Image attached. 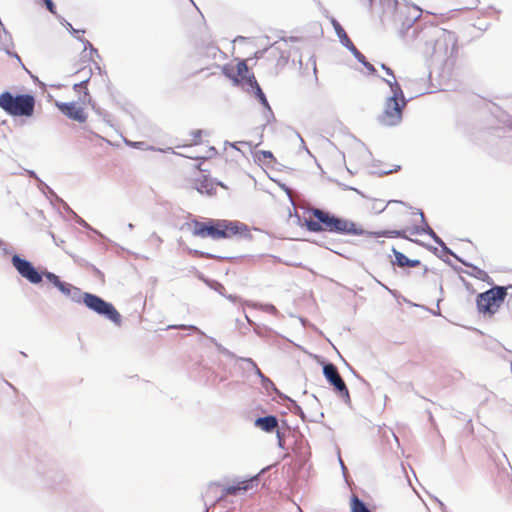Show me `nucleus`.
Masks as SVG:
<instances>
[{
  "label": "nucleus",
  "mask_w": 512,
  "mask_h": 512,
  "mask_svg": "<svg viewBox=\"0 0 512 512\" xmlns=\"http://www.w3.org/2000/svg\"><path fill=\"white\" fill-rule=\"evenodd\" d=\"M380 2L384 8L394 10V21L399 25V37L406 44L428 43L431 32L436 31V28H422V23L418 21L421 16V9L418 6L399 2L398 0H380Z\"/></svg>",
  "instance_id": "1"
},
{
  "label": "nucleus",
  "mask_w": 512,
  "mask_h": 512,
  "mask_svg": "<svg viewBox=\"0 0 512 512\" xmlns=\"http://www.w3.org/2000/svg\"><path fill=\"white\" fill-rule=\"evenodd\" d=\"M192 235L200 238H211L213 240L219 239H248L252 238L250 228L247 224L237 220L227 219H207L202 222L198 219L183 224L182 229L191 227Z\"/></svg>",
  "instance_id": "2"
},
{
  "label": "nucleus",
  "mask_w": 512,
  "mask_h": 512,
  "mask_svg": "<svg viewBox=\"0 0 512 512\" xmlns=\"http://www.w3.org/2000/svg\"><path fill=\"white\" fill-rule=\"evenodd\" d=\"M310 214L313 218L305 219V226L310 232H329L340 235L372 234L357 226L355 222L320 208H312Z\"/></svg>",
  "instance_id": "3"
},
{
  "label": "nucleus",
  "mask_w": 512,
  "mask_h": 512,
  "mask_svg": "<svg viewBox=\"0 0 512 512\" xmlns=\"http://www.w3.org/2000/svg\"><path fill=\"white\" fill-rule=\"evenodd\" d=\"M11 263L16 269L18 274L25 278L31 284H40L45 277L50 283L53 284L63 295L67 298L70 297L71 291L74 287L73 284L62 281L58 275L50 271H39L31 261L21 257L18 254L12 255Z\"/></svg>",
  "instance_id": "4"
},
{
  "label": "nucleus",
  "mask_w": 512,
  "mask_h": 512,
  "mask_svg": "<svg viewBox=\"0 0 512 512\" xmlns=\"http://www.w3.org/2000/svg\"><path fill=\"white\" fill-rule=\"evenodd\" d=\"M433 39L431 54L432 62L443 66H452L458 52L457 37L455 33L447 30H437Z\"/></svg>",
  "instance_id": "5"
},
{
  "label": "nucleus",
  "mask_w": 512,
  "mask_h": 512,
  "mask_svg": "<svg viewBox=\"0 0 512 512\" xmlns=\"http://www.w3.org/2000/svg\"><path fill=\"white\" fill-rule=\"evenodd\" d=\"M392 95L387 97L382 114L378 117L379 122L384 126H396L402 121V112L408 103L405 98L402 87L393 78L390 87Z\"/></svg>",
  "instance_id": "6"
},
{
  "label": "nucleus",
  "mask_w": 512,
  "mask_h": 512,
  "mask_svg": "<svg viewBox=\"0 0 512 512\" xmlns=\"http://www.w3.org/2000/svg\"><path fill=\"white\" fill-rule=\"evenodd\" d=\"M35 97L32 94H12L4 91L0 94V108L10 116L31 117L35 110Z\"/></svg>",
  "instance_id": "7"
},
{
  "label": "nucleus",
  "mask_w": 512,
  "mask_h": 512,
  "mask_svg": "<svg viewBox=\"0 0 512 512\" xmlns=\"http://www.w3.org/2000/svg\"><path fill=\"white\" fill-rule=\"evenodd\" d=\"M507 296V288L504 286H493L487 291L480 293L476 298L477 309L480 313L493 315L500 308Z\"/></svg>",
  "instance_id": "8"
},
{
  "label": "nucleus",
  "mask_w": 512,
  "mask_h": 512,
  "mask_svg": "<svg viewBox=\"0 0 512 512\" xmlns=\"http://www.w3.org/2000/svg\"><path fill=\"white\" fill-rule=\"evenodd\" d=\"M84 305L94 313L105 317L113 322L115 325L120 326L122 317L114 305L100 296L92 293H85Z\"/></svg>",
  "instance_id": "9"
},
{
  "label": "nucleus",
  "mask_w": 512,
  "mask_h": 512,
  "mask_svg": "<svg viewBox=\"0 0 512 512\" xmlns=\"http://www.w3.org/2000/svg\"><path fill=\"white\" fill-rule=\"evenodd\" d=\"M323 375L326 381L333 386L335 392L348 406L351 405V398L346 383L338 372L335 364L325 362L323 364Z\"/></svg>",
  "instance_id": "10"
},
{
  "label": "nucleus",
  "mask_w": 512,
  "mask_h": 512,
  "mask_svg": "<svg viewBox=\"0 0 512 512\" xmlns=\"http://www.w3.org/2000/svg\"><path fill=\"white\" fill-rule=\"evenodd\" d=\"M57 107L69 119L83 123L87 120V115L83 107L78 106L75 102H58Z\"/></svg>",
  "instance_id": "11"
},
{
  "label": "nucleus",
  "mask_w": 512,
  "mask_h": 512,
  "mask_svg": "<svg viewBox=\"0 0 512 512\" xmlns=\"http://www.w3.org/2000/svg\"><path fill=\"white\" fill-rule=\"evenodd\" d=\"M259 475H255L250 479L243 480L234 485H229L223 488L222 494L219 500L225 498L228 495H238L240 492H246L249 489H252L254 486L258 485Z\"/></svg>",
  "instance_id": "12"
},
{
  "label": "nucleus",
  "mask_w": 512,
  "mask_h": 512,
  "mask_svg": "<svg viewBox=\"0 0 512 512\" xmlns=\"http://www.w3.org/2000/svg\"><path fill=\"white\" fill-rule=\"evenodd\" d=\"M331 22H332V25H333L334 30L336 32V35L339 38L340 43L346 49H348L355 58H363V54L355 47V45L350 40V38L348 37L347 33L345 32V30L341 26V24L336 19H332Z\"/></svg>",
  "instance_id": "13"
},
{
  "label": "nucleus",
  "mask_w": 512,
  "mask_h": 512,
  "mask_svg": "<svg viewBox=\"0 0 512 512\" xmlns=\"http://www.w3.org/2000/svg\"><path fill=\"white\" fill-rule=\"evenodd\" d=\"M455 259L457 261H459L460 263H462L464 266L471 268V271H466V270L464 271V273H466L467 275L474 277L478 280H481L483 282H486L488 284L493 283L492 278L484 270L480 269L479 267L473 265L470 262H467L466 260H464L463 258H461L459 256H455ZM461 271L463 272V270H461Z\"/></svg>",
  "instance_id": "14"
},
{
  "label": "nucleus",
  "mask_w": 512,
  "mask_h": 512,
  "mask_svg": "<svg viewBox=\"0 0 512 512\" xmlns=\"http://www.w3.org/2000/svg\"><path fill=\"white\" fill-rule=\"evenodd\" d=\"M14 46L12 36L10 32L5 28L4 25L0 26V49L5 51L8 56L14 57L21 61L19 55L15 52L11 51V48Z\"/></svg>",
  "instance_id": "15"
},
{
  "label": "nucleus",
  "mask_w": 512,
  "mask_h": 512,
  "mask_svg": "<svg viewBox=\"0 0 512 512\" xmlns=\"http://www.w3.org/2000/svg\"><path fill=\"white\" fill-rule=\"evenodd\" d=\"M238 359L247 362L252 367L254 373L260 378L262 387L267 392H269L270 390H276L275 384L262 373V371L259 369V367L252 358L239 357Z\"/></svg>",
  "instance_id": "16"
},
{
  "label": "nucleus",
  "mask_w": 512,
  "mask_h": 512,
  "mask_svg": "<svg viewBox=\"0 0 512 512\" xmlns=\"http://www.w3.org/2000/svg\"><path fill=\"white\" fill-rule=\"evenodd\" d=\"M254 425L266 433H271L278 426V418L275 415L258 417L255 419Z\"/></svg>",
  "instance_id": "17"
},
{
  "label": "nucleus",
  "mask_w": 512,
  "mask_h": 512,
  "mask_svg": "<svg viewBox=\"0 0 512 512\" xmlns=\"http://www.w3.org/2000/svg\"><path fill=\"white\" fill-rule=\"evenodd\" d=\"M417 214L420 216V220L422 226H415L412 230V234H427L432 238L433 241L439 240V236L434 232V230L428 225L425 215L421 209H417Z\"/></svg>",
  "instance_id": "18"
},
{
  "label": "nucleus",
  "mask_w": 512,
  "mask_h": 512,
  "mask_svg": "<svg viewBox=\"0 0 512 512\" xmlns=\"http://www.w3.org/2000/svg\"><path fill=\"white\" fill-rule=\"evenodd\" d=\"M223 73L229 77L230 79L233 80V82L238 85L240 84L241 82H245L246 85L248 86V89L247 91L249 92V90H252L254 87H257L259 84L254 76V74H249L248 76H246L244 79L240 80L238 77H236L234 74H231L229 71H228V68L226 66L223 67Z\"/></svg>",
  "instance_id": "19"
},
{
  "label": "nucleus",
  "mask_w": 512,
  "mask_h": 512,
  "mask_svg": "<svg viewBox=\"0 0 512 512\" xmlns=\"http://www.w3.org/2000/svg\"><path fill=\"white\" fill-rule=\"evenodd\" d=\"M249 92L254 94L255 98L260 102V104L264 107V109H267L268 112L270 113V116L273 117L272 108L269 105L266 95L263 92L260 85H258L257 87H254L252 90H249Z\"/></svg>",
  "instance_id": "20"
},
{
  "label": "nucleus",
  "mask_w": 512,
  "mask_h": 512,
  "mask_svg": "<svg viewBox=\"0 0 512 512\" xmlns=\"http://www.w3.org/2000/svg\"><path fill=\"white\" fill-rule=\"evenodd\" d=\"M196 189L202 194L213 195L215 192L214 182L212 179L204 177V179L197 184Z\"/></svg>",
  "instance_id": "21"
},
{
  "label": "nucleus",
  "mask_w": 512,
  "mask_h": 512,
  "mask_svg": "<svg viewBox=\"0 0 512 512\" xmlns=\"http://www.w3.org/2000/svg\"><path fill=\"white\" fill-rule=\"evenodd\" d=\"M351 512H372L366 503L357 496L351 498Z\"/></svg>",
  "instance_id": "22"
},
{
  "label": "nucleus",
  "mask_w": 512,
  "mask_h": 512,
  "mask_svg": "<svg viewBox=\"0 0 512 512\" xmlns=\"http://www.w3.org/2000/svg\"><path fill=\"white\" fill-rule=\"evenodd\" d=\"M392 252L394 255V260L392 261V264L395 266H398L400 268L407 267L409 258L403 254L402 252L396 250L395 248H392Z\"/></svg>",
  "instance_id": "23"
},
{
  "label": "nucleus",
  "mask_w": 512,
  "mask_h": 512,
  "mask_svg": "<svg viewBox=\"0 0 512 512\" xmlns=\"http://www.w3.org/2000/svg\"><path fill=\"white\" fill-rule=\"evenodd\" d=\"M207 339L216 347V349L218 350L219 353H221L224 356L229 357V358H237L236 355L232 351H230L227 348H225L215 338L207 337Z\"/></svg>",
  "instance_id": "24"
},
{
  "label": "nucleus",
  "mask_w": 512,
  "mask_h": 512,
  "mask_svg": "<svg viewBox=\"0 0 512 512\" xmlns=\"http://www.w3.org/2000/svg\"><path fill=\"white\" fill-rule=\"evenodd\" d=\"M378 236H385V237H399L406 240H409L412 242L413 239L409 238L406 235V230H390V231H383L381 233H377Z\"/></svg>",
  "instance_id": "25"
},
{
  "label": "nucleus",
  "mask_w": 512,
  "mask_h": 512,
  "mask_svg": "<svg viewBox=\"0 0 512 512\" xmlns=\"http://www.w3.org/2000/svg\"><path fill=\"white\" fill-rule=\"evenodd\" d=\"M85 293L79 287L74 286L69 299L74 303L84 304Z\"/></svg>",
  "instance_id": "26"
},
{
  "label": "nucleus",
  "mask_w": 512,
  "mask_h": 512,
  "mask_svg": "<svg viewBox=\"0 0 512 512\" xmlns=\"http://www.w3.org/2000/svg\"><path fill=\"white\" fill-rule=\"evenodd\" d=\"M191 252L193 253V255L201 257V258H205V259H219V260H231V259H233V257L218 256V255H214V254L209 253V252H203V251H200V250H193Z\"/></svg>",
  "instance_id": "27"
},
{
  "label": "nucleus",
  "mask_w": 512,
  "mask_h": 512,
  "mask_svg": "<svg viewBox=\"0 0 512 512\" xmlns=\"http://www.w3.org/2000/svg\"><path fill=\"white\" fill-rule=\"evenodd\" d=\"M220 49L214 43H209L205 46L204 51H201V54L205 55L208 58L215 59L216 55L220 53Z\"/></svg>",
  "instance_id": "28"
},
{
  "label": "nucleus",
  "mask_w": 512,
  "mask_h": 512,
  "mask_svg": "<svg viewBox=\"0 0 512 512\" xmlns=\"http://www.w3.org/2000/svg\"><path fill=\"white\" fill-rule=\"evenodd\" d=\"M204 282L208 287L219 293L221 296L225 294V287L216 280L205 279Z\"/></svg>",
  "instance_id": "29"
},
{
  "label": "nucleus",
  "mask_w": 512,
  "mask_h": 512,
  "mask_svg": "<svg viewBox=\"0 0 512 512\" xmlns=\"http://www.w3.org/2000/svg\"><path fill=\"white\" fill-rule=\"evenodd\" d=\"M38 188L43 193L49 195L50 197L54 198L56 201L60 198L52 188H50L45 182H43L41 179H38Z\"/></svg>",
  "instance_id": "30"
},
{
  "label": "nucleus",
  "mask_w": 512,
  "mask_h": 512,
  "mask_svg": "<svg viewBox=\"0 0 512 512\" xmlns=\"http://www.w3.org/2000/svg\"><path fill=\"white\" fill-rule=\"evenodd\" d=\"M255 158L256 160L264 163L266 162V160H275L273 153L269 150H261L256 152Z\"/></svg>",
  "instance_id": "31"
},
{
  "label": "nucleus",
  "mask_w": 512,
  "mask_h": 512,
  "mask_svg": "<svg viewBox=\"0 0 512 512\" xmlns=\"http://www.w3.org/2000/svg\"><path fill=\"white\" fill-rule=\"evenodd\" d=\"M249 68H248V65L246 64V62L244 60L240 61L238 64H237V76L240 80L244 79L246 76H248L249 74Z\"/></svg>",
  "instance_id": "32"
},
{
  "label": "nucleus",
  "mask_w": 512,
  "mask_h": 512,
  "mask_svg": "<svg viewBox=\"0 0 512 512\" xmlns=\"http://www.w3.org/2000/svg\"><path fill=\"white\" fill-rule=\"evenodd\" d=\"M89 103L91 104L92 106V109L94 110V112L99 115L100 117L103 118V120L107 123L110 122L109 120V117H110V114L107 113L104 109L98 107L93 101L92 99L89 97Z\"/></svg>",
  "instance_id": "33"
},
{
  "label": "nucleus",
  "mask_w": 512,
  "mask_h": 512,
  "mask_svg": "<svg viewBox=\"0 0 512 512\" xmlns=\"http://www.w3.org/2000/svg\"><path fill=\"white\" fill-rule=\"evenodd\" d=\"M167 329H189L191 331L198 333L201 336H206L205 333L195 325H185V324L169 325L167 327Z\"/></svg>",
  "instance_id": "34"
},
{
  "label": "nucleus",
  "mask_w": 512,
  "mask_h": 512,
  "mask_svg": "<svg viewBox=\"0 0 512 512\" xmlns=\"http://www.w3.org/2000/svg\"><path fill=\"white\" fill-rule=\"evenodd\" d=\"M288 408L293 414L298 415L302 420H305V413L295 400H290Z\"/></svg>",
  "instance_id": "35"
},
{
  "label": "nucleus",
  "mask_w": 512,
  "mask_h": 512,
  "mask_svg": "<svg viewBox=\"0 0 512 512\" xmlns=\"http://www.w3.org/2000/svg\"><path fill=\"white\" fill-rule=\"evenodd\" d=\"M74 219L76 221L77 224H79L80 226L86 228V229H89L91 230L92 232L98 234L99 236L102 237V234L97 231L96 229L92 228L83 218H81L79 215H77L76 213H74Z\"/></svg>",
  "instance_id": "36"
},
{
  "label": "nucleus",
  "mask_w": 512,
  "mask_h": 512,
  "mask_svg": "<svg viewBox=\"0 0 512 512\" xmlns=\"http://www.w3.org/2000/svg\"><path fill=\"white\" fill-rule=\"evenodd\" d=\"M434 242L441 247V252L442 253L447 254V255H451L454 258H455V256H458L449 247H447L445 242L440 237H439V240L437 239V241H434Z\"/></svg>",
  "instance_id": "37"
},
{
  "label": "nucleus",
  "mask_w": 512,
  "mask_h": 512,
  "mask_svg": "<svg viewBox=\"0 0 512 512\" xmlns=\"http://www.w3.org/2000/svg\"><path fill=\"white\" fill-rule=\"evenodd\" d=\"M74 261V263L82 266V267H90L91 263H89L87 260L79 257L78 255L76 254H72V253H69V252H66Z\"/></svg>",
  "instance_id": "38"
},
{
  "label": "nucleus",
  "mask_w": 512,
  "mask_h": 512,
  "mask_svg": "<svg viewBox=\"0 0 512 512\" xmlns=\"http://www.w3.org/2000/svg\"><path fill=\"white\" fill-rule=\"evenodd\" d=\"M359 63H361L371 74L376 73L375 67L367 61L366 57L363 55V58H355Z\"/></svg>",
  "instance_id": "39"
},
{
  "label": "nucleus",
  "mask_w": 512,
  "mask_h": 512,
  "mask_svg": "<svg viewBox=\"0 0 512 512\" xmlns=\"http://www.w3.org/2000/svg\"><path fill=\"white\" fill-rule=\"evenodd\" d=\"M216 153H217V150L215 149V147L211 146V147L208 148L206 156L201 157V156H198V155H189L188 157L191 158V159H200V158L207 159V158L212 157Z\"/></svg>",
  "instance_id": "40"
},
{
  "label": "nucleus",
  "mask_w": 512,
  "mask_h": 512,
  "mask_svg": "<svg viewBox=\"0 0 512 512\" xmlns=\"http://www.w3.org/2000/svg\"><path fill=\"white\" fill-rule=\"evenodd\" d=\"M412 242L418 244V245H421V246H424L426 247L428 250L432 251L436 256H438L439 258H441V256L438 254V248L437 247H433V246H430V245H426L424 244L422 241L418 240V239H415V240H412Z\"/></svg>",
  "instance_id": "41"
},
{
  "label": "nucleus",
  "mask_w": 512,
  "mask_h": 512,
  "mask_svg": "<svg viewBox=\"0 0 512 512\" xmlns=\"http://www.w3.org/2000/svg\"><path fill=\"white\" fill-rule=\"evenodd\" d=\"M80 42L83 43L84 50L89 49L91 51V53H95L97 56H99L97 49L93 47V45L90 43V41H88L87 39H80Z\"/></svg>",
  "instance_id": "42"
},
{
  "label": "nucleus",
  "mask_w": 512,
  "mask_h": 512,
  "mask_svg": "<svg viewBox=\"0 0 512 512\" xmlns=\"http://www.w3.org/2000/svg\"><path fill=\"white\" fill-rule=\"evenodd\" d=\"M43 3H44V5H45L46 9H47L49 12H51V13H53V14H55V13H56V12H55V4H54L53 0H43Z\"/></svg>",
  "instance_id": "43"
},
{
  "label": "nucleus",
  "mask_w": 512,
  "mask_h": 512,
  "mask_svg": "<svg viewBox=\"0 0 512 512\" xmlns=\"http://www.w3.org/2000/svg\"><path fill=\"white\" fill-rule=\"evenodd\" d=\"M64 26L68 29V31L72 34V35H76V34H79L80 32L81 33H84L85 31L84 30H78V29H75L71 23L65 21V24Z\"/></svg>",
  "instance_id": "44"
},
{
  "label": "nucleus",
  "mask_w": 512,
  "mask_h": 512,
  "mask_svg": "<svg viewBox=\"0 0 512 512\" xmlns=\"http://www.w3.org/2000/svg\"><path fill=\"white\" fill-rule=\"evenodd\" d=\"M262 309H263V311H265L267 313H270V314H276L277 313L276 307L274 305H272V304L262 305Z\"/></svg>",
  "instance_id": "45"
},
{
  "label": "nucleus",
  "mask_w": 512,
  "mask_h": 512,
  "mask_svg": "<svg viewBox=\"0 0 512 512\" xmlns=\"http://www.w3.org/2000/svg\"><path fill=\"white\" fill-rule=\"evenodd\" d=\"M89 268L92 270L95 277L102 279V280L104 279V274L96 266L91 264Z\"/></svg>",
  "instance_id": "46"
},
{
  "label": "nucleus",
  "mask_w": 512,
  "mask_h": 512,
  "mask_svg": "<svg viewBox=\"0 0 512 512\" xmlns=\"http://www.w3.org/2000/svg\"><path fill=\"white\" fill-rule=\"evenodd\" d=\"M202 133H203V131H202V130H199V129H198V130H193V131L191 132V135H192V136H193V138H194V142H195V144L200 143V138H201Z\"/></svg>",
  "instance_id": "47"
},
{
  "label": "nucleus",
  "mask_w": 512,
  "mask_h": 512,
  "mask_svg": "<svg viewBox=\"0 0 512 512\" xmlns=\"http://www.w3.org/2000/svg\"><path fill=\"white\" fill-rule=\"evenodd\" d=\"M273 392H275V394L281 399V400H284V401H288L290 403V400H293L292 398L288 397L287 395H285L284 393H282L277 387H276V390H272Z\"/></svg>",
  "instance_id": "48"
},
{
  "label": "nucleus",
  "mask_w": 512,
  "mask_h": 512,
  "mask_svg": "<svg viewBox=\"0 0 512 512\" xmlns=\"http://www.w3.org/2000/svg\"><path fill=\"white\" fill-rule=\"evenodd\" d=\"M381 68L385 71V73L389 76V77H393V78H396L395 77V74L393 72V70L388 67L386 64L382 63L381 64Z\"/></svg>",
  "instance_id": "49"
},
{
  "label": "nucleus",
  "mask_w": 512,
  "mask_h": 512,
  "mask_svg": "<svg viewBox=\"0 0 512 512\" xmlns=\"http://www.w3.org/2000/svg\"><path fill=\"white\" fill-rule=\"evenodd\" d=\"M57 201L63 205V208L65 209V211H67L72 216H74L75 212L69 207V205L65 201H63V199L59 198Z\"/></svg>",
  "instance_id": "50"
},
{
  "label": "nucleus",
  "mask_w": 512,
  "mask_h": 512,
  "mask_svg": "<svg viewBox=\"0 0 512 512\" xmlns=\"http://www.w3.org/2000/svg\"><path fill=\"white\" fill-rule=\"evenodd\" d=\"M0 249L2 250L4 255H8L12 253V250L8 247V245L2 241V244L0 245Z\"/></svg>",
  "instance_id": "51"
},
{
  "label": "nucleus",
  "mask_w": 512,
  "mask_h": 512,
  "mask_svg": "<svg viewBox=\"0 0 512 512\" xmlns=\"http://www.w3.org/2000/svg\"><path fill=\"white\" fill-rule=\"evenodd\" d=\"M421 265V261L418 259H409L407 267H417Z\"/></svg>",
  "instance_id": "52"
},
{
  "label": "nucleus",
  "mask_w": 512,
  "mask_h": 512,
  "mask_svg": "<svg viewBox=\"0 0 512 512\" xmlns=\"http://www.w3.org/2000/svg\"><path fill=\"white\" fill-rule=\"evenodd\" d=\"M297 137H298V138L300 139V141H301V146H302V148H303V149H304V150H305V151H306L310 156H312V154H311L310 150H309V149L307 148V146L305 145V142H304L303 138L301 137V135H300L299 133H297Z\"/></svg>",
  "instance_id": "53"
},
{
  "label": "nucleus",
  "mask_w": 512,
  "mask_h": 512,
  "mask_svg": "<svg viewBox=\"0 0 512 512\" xmlns=\"http://www.w3.org/2000/svg\"><path fill=\"white\" fill-rule=\"evenodd\" d=\"M51 237L53 238L54 243H55L58 247H62V245L65 243V241H64V240H62V239H57L53 233H51Z\"/></svg>",
  "instance_id": "54"
},
{
  "label": "nucleus",
  "mask_w": 512,
  "mask_h": 512,
  "mask_svg": "<svg viewBox=\"0 0 512 512\" xmlns=\"http://www.w3.org/2000/svg\"><path fill=\"white\" fill-rule=\"evenodd\" d=\"M223 297H225L226 299H228L229 301L235 303L239 298L235 295H232V294H224Z\"/></svg>",
  "instance_id": "55"
},
{
  "label": "nucleus",
  "mask_w": 512,
  "mask_h": 512,
  "mask_svg": "<svg viewBox=\"0 0 512 512\" xmlns=\"http://www.w3.org/2000/svg\"><path fill=\"white\" fill-rule=\"evenodd\" d=\"M400 169V166H396L394 169H390V170H383L380 172V175H387L389 173H392V172H395V171H398Z\"/></svg>",
  "instance_id": "56"
},
{
  "label": "nucleus",
  "mask_w": 512,
  "mask_h": 512,
  "mask_svg": "<svg viewBox=\"0 0 512 512\" xmlns=\"http://www.w3.org/2000/svg\"><path fill=\"white\" fill-rule=\"evenodd\" d=\"M87 82H88V79L83 80V81H81L80 83L75 84V85H74V90H76V91H77V90H78V89H80L81 87L85 86V85L87 84Z\"/></svg>",
  "instance_id": "57"
},
{
  "label": "nucleus",
  "mask_w": 512,
  "mask_h": 512,
  "mask_svg": "<svg viewBox=\"0 0 512 512\" xmlns=\"http://www.w3.org/2000/svg\"><path fill=\"white\" fill-rule=\"evenodd\" d=\"M27 173H28V175H29L30 177L34 178L37 182H38V179H40V178L38 177V175L36 174V172H35V171H33V170H28V171H27Z\"/></svg>",
  "instance_id": "58"
},
{
  "label": "nucleus",
  "mask_w": 512,
  "mask_h": 512,
  "mask_svg": "<svg viewBox=\"0 0 512 512\" xmlns=\"http://www.w3.org/2000/svg\"><path fill=\"white\" fill-rule=\"evenodd\" d=\"M382 80L389 86L391 87L392 86V82H393V77H389V78H382Z\"/></svg>",
  "instance_id": "59"
},
{
  "label": "nucleus",
  "mask_w": 512,
  "mask_h": 512,
  "mask_svg": "<svg viewBox=\"0 0 512 512\" xmlns=\"http://www.w3.org/2000/svg\"><path fill=\"white\" fill-rule=\"evenodd\" d=\"M125 143L131 147H138L141 144V142H130L127 140H125Z\"/></svg>",
  "instance_id": "60"
},
{
  "label": "nucleus",
  "mask_w": 512,
  "mask_h": 512,
  "mask_svg": "<svg viewBox=\"0 0 512 512\" xmlns=\"http://www.w3.org/2000/svg\"><path fill=\"white\" fill-rule=\"evenodd\" d=\"M264 116H265V118H266V121H267V122H270V121H271V119H274V116H273V117H271V116H270V113L268 112V110H267V109H265Z\"/></svg>",
  "instance_id": "61"
},
{
  "label": "nucleus",
  "mask_w": 512,
  "mask_h": 512,
  "mask_svg": "<svg viewBox=\"0 0 512 512\" xmlns=\"http://www.w3.org/2000/svg\"><path fill=\"white\" fill-rule=\"evenodd\" d=\"M284 445H285V440H284L283 438H280V439L278 440V446H279L280 448L284 449V448H285V446H284Z\"/></svg>",
  "instance_id": "62"
},
{
  "label": "nucleus",
  "mask_w": 512,
  "mask_h": 512,
  "mask_svg": "<svg viewBox=\"0 0 512 512\" xmlns=\"http://www.w3.org/2000/svg\"><path fill=\"white\" fill-rule=\"evenodd\" d=\"M339 463H340V465H341L342 472H343V474L345 475V473H346V467H345V465H344V463H343V461H342L341 457H339Z\"/></svg>",
  "instance_id": "63"
},
{
  "label": "nucleus",
  "mask_w": 512,
  "mask_h": 512,
  "mask_svg": "<svg viewBox=\"0 0 512 512\" xmlns=\"http://www.w3.org/2000/svg\"><path fill=\"white\" fill-rule=\"evenodd\" d=\"M276 436H277V440H279L280 438L284 439V434L280 430L276 431Z\"/></svg>",
  "instance_id": "64"
}]
</instances>
